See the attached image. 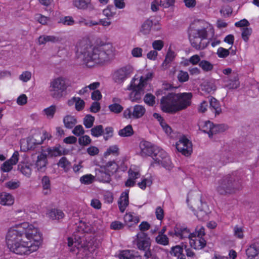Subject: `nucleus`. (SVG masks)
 <instances>
[{
    "mask_svg": "<svg viewBox=\"0 0 259 259\" xmlns=\"http://www.w3.org/2000/svg\"><path fill=\"white\" fill-rule=\"evenodd\" d=\"M226 130V126L224 124H217L214 125L212 123V128L210 132V137L212 136L213 135L215 134L218 133L224 132Z\"/></svg>",
    "mask_w": 259,
    "mask_h": 259,
    "instance_id": "48",
    "label": "nucleus"
},
{
    "mask_svg": "<svg viewBox=\"0 0 259 259\" xmlns=\"http://www.w3.org/2000/svg\"><path fill=\"white\" fill-rule=\"evenodd\" d=\"M94 121L95 117L90 114L85 115L83 119V125L87 128H91L93 126Z\"/></svg>",
    "mask_w": 259,
    "mask_h": 259,
    "instance_id": "43",
    "label": "nucleus"
},
{
    "mask_svg": "<svg viewBox=\"0 0 259 259\" xmlns=\"http://www.w3.org/2000/svg\"><path fill=\"white\" fill-rule=\"evenodd\" d=\"M60 148V146L58 147H54L53 148H49L47 149V151L48 154L52 156H61L62 154H66V153L65 151L64 150L63 151H62Z\"/></svg>",
    "mask_w": 259,
    "mask_h": 259,
    "instance_id": "40",
    "label": "nucleus"
},
{
    "mask_svg": "<svg viewBox=\"0 0 259 259\" xmlns=\"http://www.w3.org/2000/svg\"><path fill=\"white\" fill-rule=\"evenodd\" d=\"M226 86L230 89L238 88L240 85L238 76L237 74H232L226 81Z\"/></svg>",
    "mask_w": 259,
    "mask_h": 259,
    "instance_id": "28",
    "label": "nucleus"
},
{
    "mask_svg": "<svg viewBox=\"0 0 259 259\" xmlns=\"http://www.w3.org/2000/svg\"><path fill=\"white\" fill-rule=\"evenodd\" d=\"M72 133L76 136H79L84 134V130L81 125H77L74 127Z\"/></svg>",
    "mask_w": 259,
    "mask_h": 259,
    "instance_id": "64",
    "label": "nucleus"
},
{
    "mask_svg": "<svg viewBox=\"0 0 259 259\" xmlns=\"http://www.w3.org/2000/svg\"><path fill=\"white\" fill-rule=\"evenodd\" d=\"M56 111L55 105H51L44 109L43 112L48 118H52Z\"/></svg>",
    "mask_w": 259,
    "mask_h": 259,
    "instance_id": "50",
    "label": "nucleus"
},
{
    "mask_svg": "<svg viewBox=\"0 0 259 259\" xmlns=\"http://www.w3.org/2000/svg\"><path fill=\"white\" fill-rule=\"evenodd\" d=\"M176 148L179 152L185 156H189L192 153V143L185 136L181 137L176 143Z\"/></svg>",
    "mask_w": 259,
    "mask_h": 259,
    "instance_id": "14",
    "label": "nucleus"
},
{
    "mask_svg": "<svg viewBox=\"0 0 259 259\" xmlns=\"http://www.w3.org/2000/svg\"><path fill=\"white\" fill-rule=\"evenodd\" d=\"M123 219L125 223L130 227L135 225L140 222L139 217L134 212H126Z\"/></svg>",
    "mask_w": 259,
    "mask_h": 259,
    "instance_id": "20",
    "label": "nucleus"
},
{
    "mask_svg": "<svg viewBox=\"0 0 259 259\" xmlns=\"http://www.w3.org/2000/svg\"><path fill=\"white\" fill-rule=\"evenodd\" d=\"M212 125V122L209 120L202 122L199 125V129L203 133L207 134L209 137H210Z\"/></svg>",
    "mask_w": 259,
    "mask_h": 259,
    "instance_id": "37",
    "label": "nucleus"
},
{
    "mask_svg": "<svg viewBox=\"0 0 259 259\" xmlns=\"http://www.w3.org/2000/svg\"><path fill=\"white\" fill-rule=\"evenodd\" d=\"M63 123L66 128L71 129L73 128L77 123V119L75 116L68 115L64 117Z\"/></svg>",
    "mask_w": 259,
    "mask_h": 259,
    "instance_id": "33",
    "label": "nucleus"
},
{
    "mask_svg": "<svg viewBox=\"0 0 259 259\" xmlns=\"http://www.w3.org/2000/svg\"><path fill=\"white\" fill-rule=\"evenodd\" d=\"M153 77V73L149 72L140 77L138 84L135 82L137 79L135 77L133 78L127 87L128 90L131 91L130 97L132 101L138 102L141 99L142 95L144 94V88L151 81Z\"/></svg>",
    "mask_w": 259,
    "mask_h": 259,
    "instance_id": "4",
    "label": "nucleus"
},
{
    "mask_svg": "<svg viewBox=\"0 0 259 259\" xmlns=\"http://www.w3.org/2000/svg\"><path fill=\"white\" fill-rule=\"evenodd\" d=\"M58 166L63 168L65 171L68 169L71 163L67 160L66 157H61L57 163Z\"/></svg>",
    "mask_w": 259,
    "mask_h": 259,
    "instance_id": "49",
    "label": "nucleus"
},
{
    "mask_svg": "<svg viewBox=\"0 0 259 259\" xmlns=\"http://www.w3.org/2000/svg\"><path fill=\"white\" fill-rule=\"evenodd\" d=\"M134 133L133 127L131 124L126 125L118 132V135L121 137H131L133 135Z\"/></svg>",
    "mask_w": 259,
    "mask_h": 259,
    "instance_id": "35",
    "label": "nucleus"
},
{
    "mask_svg": "<svg viewBox=\"0 0 259 259\" xmlns=\"http://www.w3.org/2000/svg\"><path fill=\"white\" fill-rule=\"evenodd\" d=\"M73 100L75 102V109L77 111H79L82 110L84 107L85 102L80 98H73Z\"/></svg>",
    "mask_w": 259,
    "mask_h": 259,
    "instance_id": "60",
    "label": "nucleus"
},
{
    "mask_svg": "<svg viewBox=\"0 0 259 259\" xmlns=\"http://www.w3.org/2000/svg\"><path fill=\"white\" fill-rule=\"evenodd\" d=\"M155 242L158 244L166 246L169 244V239L166 235L158 234L155 237Z\"/></svg>",
    "mask_w": 259,
    "mask_h": 259,
    "instance_id": "42",
    "label": "nucleus"
},
{
    "mask_svg": "<svg viewBox=\"0 0 259 259\" xmlns=\"http://www.w3.org/2000/svg\"><path fill=\"white\" fill-rule=\"evenodd\" d=\"M232 49L230 47L229 49H225L223 47H220L217 50V55L219 58H225L230 54V50Z\"/></svg>",
    "mask_w": 259,
    "mask_h": 259,
    "instance_id": "56",
    "label": "nucleus"
},
{
    "mask_svg": "<svg viewBox=\"0 0 259 259\" xmlns=\"http://www.w3.org/2000/svg\"><path fill=\"white\" fill-rule=\"evenodd\" d=\"M71 84L69 80L63 76L53 79L50 82L49 92L50 96L56 100L62 98Z\"/></svg>",
    "mask_w": 259,
    "mask_h": 259,
    "instance_id": "5",
    "label": "nucleus"
},
{
    "mask_svg": "<svg viewBox=\"0 0 259 259\" xmlns=\"http://www.w3.org/2000/svg\"><path fill=\"white\" fill-rule=\"evenodd\" d=\"M178 79L180 82H185L189 79V75L187 71L180 70L177 76Z\"/></svg>",
    "mask_w": 259,
    "mask_h": 259,
    "instance_id": "51",
    "label": "nucleus"
},
{
    "mask_svg": "<svg viewBox=\"0 0 259 259\" xmlns=\"http://www.w3.org/2000/svg\"><path fill=\"white\" fill-rule=\"evenodd\" d=\"M104 130L103 138L105 141H108L114 136V129L112 126H107Z\"/></svg>",
    "mask_w": 259,
    "mask_h": 259,
    "instance_id": "47",
    "label": "nucleus"
},
{
    "mask_svg": "<svg viewBox=\"0 0 259 259\" xmlns=\"http://www.w3.org/2000/svg\"><path fill=\"white\" fill-rule=\"evenodd\" d=\"M80 26H85L92 27L93 26L97 25V23L96 21L91 20L88 21L84 18L80 17L78 21L76 22Z\"/></svg>",
    "mask_w": 259,
    "mask_h": 259,
    "instance_id": "46",
    "label": "nucleus"
},
{
    "mask_svg": "<svg viewBox=\"0 0 259 259\" xmlns=\"http://www.w3.org/2000/svg\"><path fill=\"white\" fill-rule=\"evenodd\" d=\"M40 240L38 229L27 222L11 227L6 237L10 251L19 255H28L37 250Z\"/></svg>",
    "mask_w": 259,
    "mask_h": 259,
    "instance_id": "1",
    "label": "nucleus"
},
{
    "mask_svg": "<svg viewBox=\"0 0 259 259\" xmlns=\"http://www.w3.org/2000/svg\"><path fill=\"white\" fill-rule=\"evenodd\" d=\"M14 202V199L11 194L6 192L0 194V204L2 205H11Z\"/></svg>",
    "mask_w": 259,
    "mask_h": 259,
    "instance_id": "26",
    "label": "nucleus"
},
{
    "mask_svg": "<svg viewBox=\"0 0 259 259\" xmlns=\"http://www.w3.org/2000/svg\"><path fill=\"white\" fill-rule=\"evenodd\" d=\"M94 180H95V176L91 174H87L83 175L80 178V181L81 184L89 185L92 184Z\"/></svg>",
    "mask_w": 259,
    "mask_h": 259,
    "instance_id": "45",
    "label": "nucleus"
},
{
    "mask_svg": "<svg viewBox=\"0 0 259 259\" xmlns=\"http://www.w3.org/2000/svg\"><path fill=\"white\" fill-rule=\"evenodd\" d=\"M134 242L139 250L144 252V256L146 259H148L152 256L150 249L151 245V239L147 233L139 232L136 235V238Z\"/></svg>",
    "mask_w": 259,
    "mask_h": 259,
    "instance_id": "7",
    "label": "nucleus"
},
{
    "mask_svg": "<svg viewBox=\"0 0 259 259\" xmlns=\"http://www.w3.org/2000/svg\"><path fill=\"white\" fill-rule=\"evenodd\" d=\"M176 57L174 51L169 50L165 56V59L162 64V67L164 69H167L170 66V63L175 59Z\"/></svg>",
    "mask_w": 259,
    "mask_h": 259,
    "instance_id": "32",
    "label": "nucleus"
},
{
    "mask_svg": "<svg viewBox=\"0 0 259 259\" xmlns=\"http://www.w3.org/2000/svg\"><path fill=\"white\" fill-rule=\"evenodd\" d=\"M92 140L88 135H84L78 138V143L80 145L85 146L91 143Z\"/></svg>",
    "mask_w": 259,
    "mask_h": 259,
    "instance_id": "59",
    "label": "nucleus"
},
{
    "mask_svg": "<svg viewBox=\"0 0 259 259\" xmlns=\"http://www.w3.org/2000/svg\"><path fill=\"white\" fill-rule=\"evenodd\" d=\"M103 126L101 124L94 126L91 130V133L92 136L94 137H99L104 134Z\"/></svg>",
    "mask_w": 259,
    "mask_h": 259,
    "instance_id": "39",
    "label": "nucleus"
},
{
    "mask_svg": "<svg viewBox=\"0 0 259 259\" xmlns=\"http://www.w3.org/2000/svg\"><path fill=\"white\" fill-rule=\"evenodd\" d=\"M48 163L47 154L41 153L37 156V159L35 163V166L38 171L44 172L46 169Z\"/></svg>",
    "mask_w": 259,
    "mask_h": 259,
    "instance_id": "18",
    "label": "nucleus"
},
{
    "mask_svg": "<svg viewBox=\"0 0 259 259\" xmlns=\"http://www.w3.org/2000/svg\"><path fill=\"white\" fill-rule=\"evenodd\" d=\"M209 108L215 113V115H219L222 112V109L220 102L214 98L210 97L209 99Z\"/></svg>",
    "mask_w": 259,
    "mask_h": 259,
    "instance_id": "24",
    "label": "nucleus"
},
{
    "mask_svg": "<svg viewBox=\"0 0 259 259\" xmlns=\"http://www.w3.org/2000/svg\"><path fill=\"white\" fill-rule=\"evenodd\" d=\"M246 259H259V248L255 244H251L245 251Z\"/></svg>",
    "mask_w": 259,
    "mask_h": 259,
    "instance_id": "19",
    "label": "nucleus"
},
{
    "mask_svg": "<svg viewBox=\"0 0 259 259\" xmlns=\"http://www.w3.org/2000/svg\"><path fill=\"white\" fill-rule=\"evenodd\" d=\"M168 235L170 237L179 239L189 238L192 235L190 229L185 224H177L173 230L168 231Z\"/></svg>",
    "mask_w": 259,
    "mask_h": 259,
    "instance_id": "12",
    "label": "nucleus"
},
{
    "mask_svg": "<svg viewBox=\"0 0 259 259\" xmlns=\"http://www.w3.org/2000/svg\"><path fill=\"white\" fill-rule=\"evenodd\" d=\"M13 166V165L12 163L6 160L2 165L1 169L3 172H8L12 169Z\"/></svg>",
    "mask_w": 259,
    "mask_h": 259,
    "instance_id": "62",
    "label": "nucleus"
},
{
    "mask_svg": "<svg viewBox=\"0 0 259 259\" xmlns=\"http://www.w3.org/2000/svg\"><path fill=\"white\" fill-rule=\"evenodd\" d=\"M119 154V148L117 145L110 146L104 153L105 156H109L111 154L117 155Z\"/></svg>",
    "mask_w": 259,
    "mask_h": 259,
    "instance_id": "52",
    "label": "nucleus"
},
{
    "mask_svg": "<svg viewBox=\"0 0 259 259\" xmlns=\"http://www.w3.org/2000/svg\"><path fill=\"white\" fill-rule=\"evenodd\" d=\"M76 232L80 233H88L90 232V227L87 225L85 222L80 221L76 229Z\"/></svg>",
    "mask_w": 259,
    "mask_h": 259,
    "instance_id": "38",
    "label": "nucleus"
},
{
    "mask_svg": "<svg viewBox=\"0 0 259 259\" xmlns=\"http://www.w3.org/2000/svg\"><path fill=\"white\" fill-rule=\"evenodd\" d=\"M133 72V68L131 65H125L114 70L112 74V77L115 83L122 84L131 77Z\"/></svg>",
    "mask_w": 259,
    "mask_h": 259,
    "instance_id": "10",
    "label": "nucleus"
},
{
    "mask_svg": "<svg viewBox=\"0 0 259 259\" xmlns=\"http://www.w3.org/2000/svg\"><path fill=\"white\" fill-rule=\"evenodd\" d=\"M19 167L21 172L27 177H29L31 174V168L30 165L27 164L19 165Z\"/></svg>",
    "mask_w": 259,
    "mask_h": 259,
    "instance_id": "53",
    "label": "nucleus"
},
{
    "mask_svg": "<svg viewBox=\"0 0 259 259\" xmlns=\"http://www.w3.org/2000/svg\"><path fill=\"white\" fill-rule=\"evenodd\" d=\"M153 183V178L151 175L143 176L141 181L137 183L138 186L143 190L147 187H150Z\"/></svg>",
    "mask_w": 259,
    "mask_h": 259,
    "instance_id": "27",
    "label": "nucleus"
},
{
    "mask_svg": "<svg viewBox=\"0 0 259 259\" xmlns=\"http://www.w3.org/2000/svg\"><path fill=\"white\" fill-rule=\"evenodd\" d=\"M198 23L201 28L192 29L189 30V40L193 48L197 50H202L207 47L208 42L203 40L207 39V29L209 24L204 21H199Z\"/></svg>",
    "mask_w": 259,
    "mask_h": 259,
    "instance_id": "3",
    "label": "nucleus"
},
{
    "mask_svg": "<svg viewBox=\"0 0 259 259\" xmlns=\"http://www.w3.org/2000/svg\"><path fill=\"white\" fill-rule=\"evenodd\" d=\"M95 180L104 183H109L111 181V176L108 172L104 169H95Z\"/></svg>",
    "mask_w": 259,
    "mask_h": 259,
    "instance_id": "17",
    "label": "nucleus"
},
{
    "mask_svg": "<svg viewBox=\"0 0 259 259\" xmlns=\"http://www.w3.org/2000/svg\"><path fill=\"white\" fill-rule=\"evenodd\" d=\"M61 40V38L54 35H42L38 37V41L39 45H45L48 42L55 43Z\"/></svg>",
    "mask_w": 259,
    "mask_h": 259,
    "instance_id": "29",
    "label": "nucleus"
},
{
    "mask_svg": "<svg viewBox=\"0 0 259 259\" xmlns=\"http://www.w3.org/2000/svg\"><path fill=\"white\" fill-rule=\"evenodd\" d=\"M48 217L52 220H60L63 219L65 214L63 211L59 209L52 208L47 213Z\"/></svg>",
    "mask_w": 259,
    "mask_h": 259,
    "instance_id": "30",
    "label": "nucleus"
},
{
    "mask_svg": "<svg viewBox=\"0 0 259 259\" xmlns=\"http://www.w3.org/2000/svg\"><path fill=\"white\" fill-rule=\"evenodd\" d=\"M41 183L43 188V193L44 195L49 194L51 192L50 180L48 176H44L41 179Z\"/></svg>",
    "mask_w": 259,
    "mask_h": 259,
    "instance_id": "36",
    "label": "nucleus"
},
{
    "mask_svg": "<svg viewBox=\"0 0 259 259\" xmlns=\"http://www.w3.org/2000/svg\"><path fill=\"white\" fill-rule=\"evenodd\" d=\"M177 112L184 110L190 106L192 94L191 93H175Z\"/></svg>",
    "mask_w": 259,
    "mask_h": 259,
    "instance_id": "13",
    "label": "nucleus"
},
{
    "mask_svg": "<svg viewBox=\"0 0 259 259\" xmlns=\"http://www.w3.org/2000/svg\"><path fill=\"white\" fill-rule=\"evenodd\" d=\"M144 102L149 106H153L155 104V97L150 93L146 94L144 97Z\"/></svg>",
    "mask_w": 259,
    "mask_h": 259,
    "instance_id": "44",
    "label": "nucleus"
},
{
    "mask_svg": "<svg viewBox=\"0 0 259 259\" xmlns=\"http://www.w3.org/2000/svg\"><path fill=\"white\" fill-rule=\"evenodd\" d=\"M92 0H72V5L78 10H87L91 8Z\"/></svg>",
    "mask_w": 259,
    "mask_h": 259,
    "instance_id": "23",
    "label": "nucleus"
},
{
    "mask_svg": "<svg viewBox=\"0 0 259 259\" xmlns=\"http://www.w3.org/2000/svg\"><path fill=\"white\" fill-rule=\"evenodd\" d=\"M199 203L201 206H197L196 208L195 206H190V208L199 220H203L207 217L209 209L206 203H203L201 200H199Z\"/></svg>",
    "mask_w": 259,
    "mask_h": 259,
    "instance_id": "15",
    "label": "nucleus"
},
{
    "mask_svg": "<svg viewBox=\"0 0 259 259\" xmlns=\"http://www.w3.org/2000/svg\"><path fill=\"white\" fill-rule=\"evenodd\" d=\"M145 107L141 105H136L133 107L132 112L133 118L138 119L142 117L145 113Z\"/></svg>",
    "mask_w": 259,
    "mask_h": 259,
    "instance_id": "31",
    "label": "nucleus"
},
{
    "mask_svg": "<svg viewBox=\"0 0 259 259\" xmlns=\"http://www.w3.org/2000/svg\"><path fill=\"white\" fill-rule=\"evenodd\" d=\"M161 110L167 113L174 114L177 112V102L175 93H168L161 98L160 100Z\"/></svg>",
    "mask_w": 259,
    "mask_h": 259,
    "instance_id": "9",
    "label": "nucleus"
},
{
    "mask_svg": "<svg viewBox=\"0 0 259 259\" xmlns=\"http://www.w3.org/2000/svg\"><path fill=\"white\" fill-rule=\"evenodd\" d=\"M199 66L204 72L210 71L213 68V65L205 60H201L199 63Z\"/></svg>",
    "mask_w": 259,
    "mask_h": 259,
    "instance_id": "41",
    "label": "nucleus"
},
{
    "mask_svg": "<svg viewBox=\"0 0 259 259\" xmlns=\"http://www.w3.org/2000/svg\"><path fill=\"white\" fill-rule=\"evenodd\" d=\"M109 110L114 113L118 114L122 112L123 108L118 103L111 104L108 107Z\"/></svg>",
    "mask_w": 259,
    "mask_h": 259,
    "instance_id": "57",
    "label": "nucleus"
},
{
    "mask_svg": "<svg viewBox=\"0 0 259 259\" xmlns=\"http://www.w3.org/2000/svg\"><path fill=\"white\" fill-rule=\"evenodd\" d=\"M129 191L123 192L121 193L119 201H118V207L120 211L123 212L129 204L128 200Z\"/></svg>",
    "mask_w": 259,
    "mask_h": 259,
    "instance_id": "21",
    "label": "nucleus"
},
{
    "mask_svg": "<svg viewBox=\"0 0 259 259\" xmlns=\"http://www.w3.org/2000/svg\"><path fill=\"white\" fill-rule=\"evenodd\" d=\"M189 238V243L191 247L196 250H200L204 248L206 245L205 228L203 226H197L195 232L192 233Z\"/></svg>",
    "mask_w": 259,
    "mask_h": 259,
    "instance_id": "8",
    "label": "nucleus"
},
{
    "mask_svg": "<svg viewBox=\"0 0 259 259\" xmlns=\"http://www.w3.org/2000/svg\"><path fill=\"white\" fill-rule=\"evenodd\" d=\"M51 138V136L45 131L43 132L42 135L40 134H35L30 141L34 146H36L41 145L46 139L49 140Z\"/></svg>",
    "mask_w": 259,
    "mask_h": 259,
    "instance_id": "22",
    "label": "nucleus"
},
{
    "mask_svg": "<svg viewBox=\"0 0 259 259\" xmlns=\"http://www.w3.org/2000/svg\"><path fill=\"white\" fill-rule=\"evenodd\" d=\"M153 24V23L152 20L149 19H147L142 24L140 32L144 35L149 34L152 29Z\"/></svg>",
    "mask_w": 259,
    "mask_h": 259,
    "instance_id": "34",
    "label": "nucleus"
},
{
    "mask_svg": "<svg viewBox=\"0 0 259 259\" xmlns=\"http://www.w3.org/2000/svg\"><path fill=\"white\" fill-rule=\"evenodd\" d=\"M59 23H61L64 25L72 26L75 24V21L72 17L68 16L61 18Z\"/></svg>",
    "mask_w": 259,
    "mask_h": 259,
    "instance_id": "54",
    "label": "nucleus"
},
{
    "mask_svg": "<svg viewBox=\"0 0 259 259\" xmlns=\"http://www.w3.org/2000/svg\"><path fill=\"white\" fill-rule=\"evenodd\" d=\"M170 253L175 256L180 255L183 253V248L180 245H176L171 248Z\"/></svg>",
    "mask_w": 259,
    "mask_h": 259,
    "instance_id": "61",
    "label": "nucleus"
},
{
    "mask_svg": "<svg viewBox=\"0 0 259 259\" xmlns=\"http://www.w3.org/2000/svg\"><path fill=\"white\" fill-rule=\"evenodd\" d=\"M152 46L155 51H160L164 46V43L161 40H156L153 41Z\"/></svg>",
    "mask_w": 259,
    "mask_h": 259,
    "instance_id": "63",
    "label": "nucleus"
},
{
    "mask_svg": "<svg viewBox=\"0 0 259 259\" xmlns=\"http://www.w3.org/2000/svg\"><path fill=\"white\" fill-rule=\"evenodd\" d=\"M128 175L131 179L132 178L135 180L141 177L140 171L136 168H133L132 167L128 170Z\"/></svg>",
    "mask_w": 259,
    "mask_h": 259,
    "instance_id": "58",
    "label": "nucleus"
},
{
    "mask_svg": "<svg viewBox=\"0 0 259 259\" xmlns=\"http://www.w3.org/2000/svg\"><path fill=\"white\" fill-rule=\"evenodd\" d=\"M114 48L110 44L86 47L82 53L83 62L88 67L102 64L113 56Z\"/></svg>",
    "mask_w": 259,
    "mask_h": 259,
    "instance_id": "2",
    "label": "nucleus"
},
{
    "mask_svg": "<svg viewBox=\"0 0 259 259\" xmlns=\"http://www.w3.org/2000/svg\"><path fill=\"white\" fill-rule=\"evenodd\" d=\"M118 168V165L114 161H108L105 165L101 167L102 169H104V170L108 172L110 176H112L116 172Z\"/></svg>",
    "mask_w": 259,
    "mask_h": 259,
    "instance_id": "25",
    "label": "nucleus"
},
{
    "mask_svg": "<svg viewBox=\"0 0 259 259\" xmlns=\"http://www.w3.org/2000/svg\"><path fill=\"white\" fill-rule=\"evenodd\" d=\"M141 149V155L142 156H153L157 153L156 150L155 149L151 143L148 141H142L140 145Z\"/></svg>",
    "mask_w": 259,
    "mask_h": 259,
    "instance_id": "16",
    "label": "nucleus"
},
{
    "mask_svg": "<svg viewBox=\"0 0 259 259\" xmlns=\"http://www.w3.org/2000/svg\"><path fill=\"white\" fill-rule=\"evenodd\" d=\"M252 33V29L251 28L248 27H244L242 29V33H241V37L243 40L247 42L249 37L251 34Z\"/></svg>",
    "mask_w": 259,
    "mask_h": 259,
    "instance_id": "55",
    "label": "nucleus"
},
{
    "mask_svg": "<svg viewBox=\"0 0 259 259\" xmlns=\"http://www.w3.org/2000/svg\"><path fill=\"white\" fill-rule=\"evenodd\" d=\"M153 159L154 162L151 163V166H154V164H161L162 167L169 170H171L173 167L169 156L162 149L157 151V153L153 156Z\"/></svg>",
    "mask_w": 259,
    "mask_h": 259,
    "instance_id": "11",
    "label": "nucleus"
},
{
    "mask_svg": "<svg viewBox=\"0 0 259 259\" xmlns=\"http://www.w3.org/2000/svg\"><path fill=\"white\" fill-rule=\"evenodd\" d=\"M240 185L231 175L224 177L219 182L216 190L221 195L232 194L239 189Z\"/></svg>",
    "mask_w": 259,
    "mask_h": 259,
    "instance_id": "6",
    "label": "nucleus"
}]
</instances>
